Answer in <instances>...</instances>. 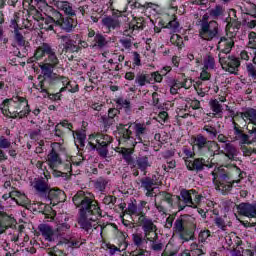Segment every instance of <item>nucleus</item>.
<instances>
[{"mask_svg": "<svg viewBox=\"0 0 256 256\" xmlns=\"http://www.w3.org/2000/svg\"><path fill=\"white\" fill-rule=\"evenodd\" d=\"M241 119L248 123V125H254L252 129L256 131V110L253 108H247L243 112L240 113Z\"/></svg>", "mask_w": 256, "mask_h": 256, "instance_id": "obj_17", "label": "nucleus"}, {"mask_svg": "<svg viewBox=\"0 0 256 256\" xmlns=\"http://www.w3.org/2000/svg\"><path fill=\"white\" fill-rule=\"evenodd\" d=\"M127 211L129 215H139V213L137 212V205L133 203L128 205Z\"/></svg>", "mask_w": 256, "mask_h": 256, "instance_id": "obj_63", "label": "nucleus"}, {"mask_svg": "<svg viewBox=\"0 0 256 256\" xmlns=\"http://www.w3.org/2000/svg\"><path fill=\"white\" fill-rule=\"evenodd\" d=\"M244 25H245L248 29H255V27H256V19H254V20H249V18H244Z\"/></svg>", "mask_w": 256, "mask_h": 256, "instance_id": "obj_59", "label": "nucleus"}, {"mask_svg": "<svg viewBox=\"0 0 256 256\" xmlns=\"http://www.w3.org/2000/svg\"><path fill=\"white\" fill-rule=\"evenodd\" d=\"M211 237V231L209 230H203L199 233L198 241L199 243H207V239Z\"/></svg>", "mask_w": 256, "mask_h": 256, "instance_id": "obj_46", "label": "nucleus"}, {"mask_svg": "<svg viewBox=\"0 0 256 256\" xmlns=\"http://www.w3.org/2000/svg\"><path fill=\"white\" fill-rule=\"evenodd\" d=\"M76 142L81 145V147H85V139H87V135H85V132H76Z\"/></svg>", "mask_w": 256, "mask_h": 256, "instance_id": "obj_47", "label": "nucleus"}, {"mask_svg": "<svg viewBox=\"0 0 256 256\" xmlns=\"http://www.w3.org/2000/svg\"><path fill=\"white\" fill-rule=\"evenodd\" d=\"M209 141H207V138H205L203 135L196 136L194 140V145L198 147V149H203V147H207V144Z\"/></svg>", "mask_w": 256, "mask_h": 256, "instance_id": "obj_37", "label": "nucleus"}, {"mask_svg": "<svg viewBox=\"0 0 256 256\" xmlns=\"http://www.w3.org/2000/svg\"><path fill=\"white\" fill-rule=\"evenodd\" d=\"M225 13V9H223V6L217 5L215 8L210 10V16L214 19H217V17H221Z\"/></svg>", "mask_w": 256, "mask_h": 256, "instance_id": "obj_40", "label": "nucleus"}, {"mask_svg": "<svg viewBox=\"0 0 256 256\" xmlns=\"http://www.w3.org/2000/svg\"><path fill=\"white\" fill-rule=\"evenodd\" d=\"M195 89L200 97H205V95L209 93L210 88H203V84L201 83L200 85H198V87H195Z\"/></svg>", "mask_w": 256, "mask_h": 256, "instance_id": "obj_55", "label": "nucleus"}, {"mask_svg": "<svg viewBox=\"0 0 256 256\" xmlns=\"http://www.w3.org/2000/svg\"><path fill=\"white\" fill-rule=\"evenodd\" d=\"M210 107L215 115H219V113L223 111V107L219 104V100L217 99L210 101Z\"/></svg>", "mask_w": 256, "mask_h": 256, "instance_id": "obj_41", "label": "nucleus"}, {"mask_svg": "<svg viewBox=\"0 0 256 256\" xmlns=\"http://www.w3.org/2000/svg\"><path fill=\"white\" fill-rule=\"evenodd\" d=\"M182 153L184 154V159L185 161H189V159H191V157H193V155H195V153H193V151H191L189 148L184 147L182 149Z\"/></svg>", "mask_w": 256, "mask_h": 256, "instance_id": "obj_56", "label": "nucleus"}, {"mask_svg": "<svg viewBox=\"0 0 256 256\" xmlns=\"http://www.w3.org/2000/svg\"><path fill=\"white\" fill-rule=\"evenodd\" d=\"M186 167L189 171H203L204 167H207L205 159L197 158L193 161L186 160Z\"/></svg>", "mask_w": 256, "mask_h": 256, "instance_id": "obj_21", "label": "nucleus"}, {"mask_svg": "<svg viewBox=\"0 0 256 256\" xmlns=\"http://www.w3.org/2000/svg\"><path fill=\"white\" fill-rule=\"evenodd\" d=\"M214 223H215V225L218 226L219 229H222V231H225V227H227L225 225V220H223L220 217H217V218L214 219Z\"/></svg>", "mask_w": 256, "mask_h": 256, "instance_id": "obj_58", "label": "nucleus"}, {"mask_svg": "<svg viewBox=\"0 0 256 256\" xmlns=\"http://www.w3.org/2000/svg\"><path fill=\"white\" fill-rule=\"evenodd\" d=\"M232 256H243V247L237 246V247L232 251Z\"/></svg>", "mask_w": 256, "mask_h": 256, "instance_id": "obj_64", "label": "nucleus"}, {"mask_svg": "<svg viewBox=\"0 0 256 256\" xmlns=\"http://www.w3.org/2000/svg\"><path fill=\"white\" fill-rule=\"evenodd\" d=\"M199 35L204 41H213L219 35V24L217 21L202 22L200 24Z\"/></svg>", "mask_w": 256, "mask_h": 256, "instance_id": "obj_7", "label": "nucleus"}, {"mask_svg": "<svg viewBox=\"0 0 256 256\" xmlns=\"http://www.w3.org/2000/svg\"><path fill=\"white\" fill-rule=\"evenodd\" d=\"M55 6L60 11H63L65 15H68L69 17H75V10H73V6H71V3L67 1H57L55 3Z\"/></svg>", "mask_w": 256, "mask_h": 256, "instance_id": "obj_24", "label": "nucleus"}, {"mask_svg": "<svg viewBox=\"0 0 256 256\" xmlns=\"http://www.w3.org/2000/svg\"><path fill=\"white\" fill-rule=\"evenodd\" d=\"M12 195H14V201L17 203V205H21L22 207L29 205V198H27L24 193L17 190H12Z\"/></svg>", "mask_w": 256, "mask_h": 256, "instance_id": "obj_26", "label": "nucleus"}, {"mask_svg": "<svg viewBox=\"0 0 256 256\" xmlns=\"http://www.w3.org/2000/svg\"><path fill=\"white\" fill-rule=\"evenodd\" d=\"M240 215L244 217L253 218L256 217V206L250 203H241L237 207Z\"/></svg>", "mask_w": 256, "mask_h": 256, "instance_id": "obj_18", "label": "nucleus"}, {"mask_svg": "<svg viewBox=\"0 0 256 256\" xmlns=\"http://www.w3.org/2000/svg\"><path fill=\"white\" fill-rule=\"evenodd\" d=\"M203 129L208 133L210 139H215V137H217V129L215 127L205 125Z\"/></svg>", "mask_w": 256, "mask_h": 256, "instance_id": "obj_48", "label": "nucleus"}, {"mask_svg": "<svg viewBox=\"0 0 256 256\" xmlns=\"http://www.w3.org/2000/svg\"><path fill=\"white\" fill-rule=\"evenodd\" d=\"M73 203L80 209V218L78 220L82 229H102L97 220L101 217V209L97 205V201L91 199V194L81 190L73 197Z\"/></svg>", "mask_w": 256, "mask_h": 256, "instance_id": "obj_1", "label": "nucleus"}, {"mask_svg": "<svg viewBox=\"0 0 256 256\" xmlns=\"http://www.w3.org/2000/svg\"><path fill=\"white\" fill-rule=\"evenodd\" d=\"M15 41H17L18 45H25V38L23 37V29H15L14 30Z\"/></svg>", "mask_w": 256, "mask_h": 256, "instance_id": "obj_43", "label": "nucleus"}, {"mask_svg": "<svg viewBox=\"0 0 256 256\" xmlns=\"http://www.w3.org/2000/svg\"><path fill=\"white\" fill-rule=\"evenodd\" d=\"M245 15H249L250 17H253V19H256V5L251 4L250 10H246Z\"/></svg>", "mask_w": 256, "mask_h": 256, "instance_id": "obj_62", "label": "nucleus"}, {"mask_svg": "<svg viewBox=\"0 0 256 256\" xmlns=\"http://www.w3.org/2000/svg\"><path fill=\"white\" fill-rule=\"evenodd\" d=\"M113 141V138L107 134L97 133L91 134L88 137V144L92 149L97 147H107Z\"/></svg>", "mask_w": 256, "mask_h": 256, "instance_id": "obj_12", "label": "nucleus"}, {"mask_svg": "<svg viewBox=\"0 0 256 256\" xmlns=\"http://www.w3.org/2000/svg\"><path fill=\"white\" fill-rule=\"evenodd\" d=\"M116 103L117 105H120V107L126 109V111H129V108L131 107V102L125 98H117Z\"/></svg>", "mask_w": 256, "mask_h": 256, "instance_id": "obj_49", "label": "nucleus"}, {"mask_svg": "<svg viewBox=\"0 0 256 256\" xmlns=\"http://www.w3.org/2000/svg\"><path fill=\"white\" fill-rule=\"evenodd\" d=\"M251 57H253V51L249 50V48H247L246 50H243L240 53V58L243 59V61H249Z\"/></svg>", "mask_w": 256, "mask_h": 256, "instance_id": "obj_51", "label": "nucleus"}, {"mask_svg": "<svg viewBox=\"0 0 256 256\" xmlns=\"http://www.w3.org/2000/svg\"><path fill=\"white\" fill-rule=\"evenodd\" d=\"M246 71H247V73L250 77H252L253 79H256V67H255V65H253L251 63L247 64Z\"/></svg>", "mask_w": 256, "mask_h": 256, "instance_id": "obj_54", "label": "nucleus"}, {"mask_svg": "<svg viewBox=\"0 0 256 256\" xmlns=\"http://www.w3.org/2000/svg\"><path fill=\"white\" fill-rule=\"evenodd\" d=\"M60 81L62 83L60 93H63V91H69V93H77V91H79V85H77V82L70 81L68 78L65 77H62Z\"/></svg>", "mask_w": 256, "mask_h": 256, "instance_id": "obj_22", "label": "nucleus"}, {"mask_svg": "<svg viewBox=\"0 0 256 256\" xmlns=\"http://www.w3.org/2000/svg\"><path fill=\"white\" fill-rule=\"evenodd\" d=\"M170 41L173 45H176V47H179V49L183 47V38L179 36V34H173L170 38Z\"/></svg>", "mask_w": 256, "mask_h": 256, "instance_id": "obj_45", "label": "nucleus"}, {"mask_svg": "<svg viewBox=\"0 0 256 256\" xmlns=\"http://www.w3.org/2000/svg\"><path fill=\"white\" fill-rule=\"evenodd\" d=\"M151 239H147V236L141 234V233H134L132 234V241L135 247L137 249H140L142 253H145V250L147 249V245H149V241Z\"/></svg>", "mask_w": 256, "mask_h": 256, "instance_id": "obj_16", "label": "nucleus"}, {"mask_svg": "<svg viewBox=\"0 0 256 256\" xmlns=\"http://www.w3.org/2000/svg\"><path fill=\"white\" fill-rule=\"evenodd\" d=\"M144 7L150 11H154V13H161V6H159L158 4H153V3H146L144 5Z\"/></svg>", "mask_w": 256, "mask_h": 256, "instance_id": "obj_52", "label": "nucleus"}, {"mask_svg": "<svg viewBox=\"0 0 256 256\" xmlns=\"http://www.w3.org/2000/svg\"><path fill=\"white\" fill-rule=\"evenodd\" d=\"M45 83H47L46 80L41 81L39 84L40 88H38L41 90V93H43L44 97H49L51 101H59V99H61V93L49 94V92H47V88L45 87Z\"/></svg>", "mask_w": 256, "mask_h": 256, "instance_id": "obj_28", "label": "nucleus"}, {"mask_svg": "<svg viewBox=\"0 0 256 256\" xmlns=\"http://www.w3.org/2000/svg\"><path fill=\"white\" fill-rule=\"evenodd\" d=\"M212 175L213 183L215 184L216 189L218 191H221V193L223 194L229 193V191L233 189V185L241 181V179L231 180V178L229 177V175H227V172L225 171V167L223 166L216 168L212 172Z\"/></svg>", "mask_w": 256, "mask_h": 256, "instance_id": "obj_5", "label": "nucleus"}, {"mask_svg": "<svg viewBox=\"0 0 256 256\" xmlns=\"http://www.w3.org/2000/svg\"><path fill=\"white\" fill-rule=\"evenodd\" d=\"M34 188L38 193H47V191H49V186H47L43 181H37Z\"/></svg>", "mask_w": 256, "mask_h": 256, "instance_id": "obj_44", "label": "nucleus"}, {"mask_svg": "<svg viewBox=\"0 0 256 256\" xmlns=\"http://www.w3.org/2000/svg\"><path fill=\"white\" fill-rule=\"evenodd\" d=\"M94 41H95L94 47L103 48L105 47V45H107V40L101 34H96V36L94 37Z\"/></svg>", "mask_w": 256, "mask_h": 256, "instance_id": "obj_42", "label": "nucleus"}, {"mask_svg": "<svg viewBox=\"0 0 256 256\" xmlns=\"http://www.w3.org/2000/svg\"><path fill=\"white\" fill-rule=\"evenodd\" d=\"M207 149L210 153H212V155H219V153H221V151L219 150V144H217V142L215 141H208L207 143Z\"/></svg>", "mask_w": 256, "mask_h": 256, "instance_id": "obj_36", "label": "nucleus"}, {"mask_svg": "<svg viewBox=\"0 0 256 256\" xmlns=\"http://www.w3.org/2000/svg\"><path fill=\"white\" fill-rule=\"evenodd\" d=\"M33 129L34 130L30 132V137L31 139H37L38 137L41 136V126L35 125L33 126Z\"/></svg>", "mask_w": 256, "mask_h": 256, "instance_id": "obj_53", "label": "nucleus"}, {"mask_svg": "<svg viewBox=\"0 0 256 256\" xmlns=\"http://www.w3.org/2000/svg\"><path fill=\"white\" fill-rule=\"evenodd\" d=\"M180 198L183 203H185L186 207H197L198 203H201V199L203 196L199 195L195 190H181Z\"/></svg>", "mask_w": 256, "mask_h": 256, "instance_id": "obj_11", "label": "nucleus"}, {"mask_svg": "<svg viewBox=\"0 0 256 256\" xmlns=\"http://www.w3.org/2000/svg\"><path fill=\"white\" fill-rule=\"evenodd\" d=\"M153 165V162L149 160L148 156H138L136 159V167L140 171L144 173V175L147 174V169Z\"/></svg>", "mask_w": 256, "mask_h": 256, "instance_id": "obj_23", "label": "nucleus"}, {"mask_svg": "<svg viewBox=\"0 0 256 256\" xmlns=\"http://www.w3.org/2000/svg\"><path fill=\"white\" fill-rule=\"evenodd\" d=\"M250 135L243 134L239 130H236L237 135L236 139L241 143V145H249L251 141L255 142L256 141V131L255 129L249 130Z\"/></svg>", "mask_w": 256, "mask_h": 256, "instance_id": "obj_20", "label": "nucleus"}, {"mask_svg": "<svg viewBox=\"0 0 256 256\" xmlns=\"http://www.w3.org/2000/svg\"><path fill=\"white\" fill-rule=\"evenodd\" d=\"M52 150L47 156V163L51 169H57L61 165V157H59V152L61 151L60 143H52Z\"/></svg>", "mask_w": 256, "mask_h": 256, "instance_id": "obj_13", "label": "nucleus"}, {"mask_svg": "<svg viewBox=\"0 0 256 256\" xmlns=\"http://www.w3.org/2000/svg\"><path fill=\"white\" fill-rule=\"evenodd\" d=\"M218 141L219 143H225L222 147L224 148V151L222 153L229 158L231 161L237 157V149L233 147L230 143H227L228 139L225 135L219 134L218 135Z\"/></svg>", "mask_w": 256, "mask_h": 256, "instance_id": "obj_15", "label": "nucleus"}, {"mask_svg": "<svg viewBox=\"0 0 256 256\" xmlns=\"http://www.w3.org/2000/svg\"><path fill=\"white\" fill-rule=\"evenodd\" d=\"M0 149H11V140L5 138V136H0Z\"/></svg>", "mask_w": 256, "mask_h": 256, "instance_id": "obj_50", "label": "nucleus"}, {"mask_svg": "<svg viewBox=\"0 0 256 256\" xmlns=\"http://www.w3.org/2000/svg\"><path fill=\"white\" fill-rule=\"evenodd\" d=\"M39 67L42 71V75L44 77H47L48 79H50V77L53 75V69H55V67L51 66L45 62L40 64Z\"/></svg>", "mask_w": 256, "mask_h": 256, "instance_id": "obj_32", "label": "nucleus"}, {"mask_svg": "<svg viewBox=\"0 0 256 256\" xmlns=\"http://www.w3.org/2000/svg\"><path fill=\"white\" fill-rule=\"evenodd\" d=\"M197 229V220L192 216H183L174 222L173 231L179 235L182 243L195 241V230Z\"/></svg>", "mask_w": 256, "mask_h": 256, "instance_id": "obj_3", "label": "nucleus"}, {"mask_svg": "<svg viewBox=\"0 0 256 256\" xmlns=\"http://www.w3.org/2000/svg\"><path fill=\"white\" fill-rule=\"evenodd\" d=\"M0 109L5 117H10L11 119H17V117L23 119V117H27L31 113L27 99L19 96L4 100L0 105Z\"/></svg>", "mask_w": 256, "mask_h": 256, "instance_id": "obj_2", "label": "nucleus"}, {"mask_svg": "<svg viewBox=\"0 0 256 256\" xmlns=\"http://www.w3.org/2000/svg\"><path fill=\"white\" fill-rule=\"evenodd\" d=\"M241 29V22H233L226 27L227 37H222L218 42L217 49L220 51V55H227L231 53L235 41L233 38L237 35V32Z\"/></svg>", "mask_w": 256, "mask_h": 256, "instance_id": "obj_6", "label": "nucleus"}, {"mask_svg": "<svg viewBox=\"0 0 256 256\" xmlns=\"http://www.w3.org/2000/svg\"><path fill=\"white\" fill-rule=\"evenodd\" d=\"M140 221L142 231L144 232V235L147 237V239H159V235H157V226L153 223L152 220L141 216Z\"/></svg>", "mask_w": 256, "mask_h": 256, "instance_id": "obj_14", "label": "nucleus"}, {"mask_svg": "<svg viewBox=\"0 0 256 256\" xmlns=\"http://www.w3.org/2000/svg\"><path fill=\"white\" fill-rule=\"evenodd\" d=\"M58 41H60L64 51L66 53H79L81 51V46L77 45V40L79 39V35H76L75 38L66 35V36H61L57 35Z\"/></svg>", "mask_w": 256, "mask_h": 256, "instance_id": "obj_10", "label": "nucleus"}, {"mask_svg": "<svg viewBox=\"0 0 256 256\" xmlns=\"http://www.w3.org/2000/svg\"><path fill=\"white\" fill-rule=\"evenodd\" d=\"M135 83L140 87H145L149 82V76L147 74H138L135 79Z\"/></svg>", "mask_w": 256, "mask_h": 256, "instance_id": "obj_38", "label": "nucleus"}, {"mask_svg": "<svg viewBox=\"0 0 256 256\" xmlns=\"http://www.w3.org/2000/svg\"><path fill=\"white\" fill-rule=\"evenodd\" d=\"M95 149H97L101 157H107L109 153V151L107 150V146H97Z\"/></svg>", "mask_w": 256, "mask_h": 256, "instance_id": "obj_61", "label": "nucleus"}, {"mask_svg": "<svg viewBox=\"0 0 256 256\" xmlns=\"http://www.w3.org/2000/svg\"><path fill=\"white\" fill-rule=\"evenodd\" d=\"M219 63L224 71L234 75H236L237 71H239V67L241 66L239 58L235 56H223L222 54H219Z\"/></svg>", "mask_w": 256, "mask_h": 256, "instance_id": "obj_8", "label": "nucleus"}, {"mask_svg": "<svg viewBox=\"0 0 256 256\" xmlns=\"http://www.w3.org/2000/svg\"><path fill=\"white\" fill-rule=\"evenodd\" d=\"M142 187L146 191V197H153L157 193V183L151 178L142 180Z\"/></svg>", "mask_w": 256, "mask_h": 256, "instance_id": "obj_19", "label": "nucleus"}, {"mask_svg": "<svg viewBox=\"0 0 256 256\" xmlns=\"http://www.w3.org/2000/svg\"><path fill=\"white\" fill-rule=\"evenodd\" d=\"M248 51H256V33L251 31L248 33Z\"/></svg>", "mask_w": 256, "mask_h": 256, "instance_id": "obj_35", "label": "nucleus"}, {"mask_svg": "<svg viewBox=\"0 0 256 256\" xmlns=\"http://www.w3.org/2000/svg\"><path fill=\"white\" fill-rule=\"evenodd\" d=\"M42 237H44V239L46 241H53V228H51V226L47 225V224H40L38 227Z\"/></svg>", "mask_w": 256, "mask_h": 256, "instance_id": "obj_25", "label": "nucleus"}, {"mask_svg": "<svg viewBox=\"0 0 256 256\" xmlns=\"http://www.w3.org/2000/svg\"><path fill=\"white\" fill-rule=\"evenodd\" d=\"M56 16L58 17V20L55 21L53 18H48L45 20L46 25H49V23H56V25H59L63 31H66V33H71L75 27H77V20L73 18H62L61 13L57 12Z\"/></svg>", "mask_w": 256, "mask_h": 256, "instance_id": "obj_9", "label": "nucleus"}, {"mask_svg": "<svg viewBox=\"0 0 256 256\" xmlns=\"http://www.w3.org/2000/svg\"><path fill=\"white\" fill-rule=\"evenodd\" d=\"M139 29H143V18H136L129 25V31L132 33L139 31Z\"/></svg>", "mask_w": 256, "mask_h": 256, "instance_id": "obj_34", "label": "nucleus"}, {"mask_svg": "<svg viewBox=\"0 0 256 256\" xmlns=\"http://www.w3.org/2000/svg\"><path fill=\"white\" fill-rule=\"evenodd\" d=\"M116 152L120 153L123 156V159H125V161H131V155L133 153V151H131V149H129V148H116Z\"/></svg>", "mask_w": 256, "mask_h": 256, "instance_id": "obj_39", "label": "nucleus"}, {"mask_svg": "<svg viewBox=\"0 0 256 256\" xmlns=\"http://www.w3.org/2000/svg\"><path fill=\"white\" fill-rule=\"evenodd\" d=\"M48 193V199L50 201H53V200H57V201H61V197H63L64 193L63 191L59 190V189H48L47 191Z\"/></svg>", "mask_w": 256, "mask_h": 256, "instance_id": "obj_33", "label": "nucleus"}, {"mask_svg": "<svg viewBox=\"0 0 256 256\" xmlns=\"http://www.w3.org/2000/svg\"><path fill=\"white\" fill-rule=\"evenodd\" d=\"M204 69H215V57L211 55V53L207 54L203 59Z\"/></svg>", "mask_w": 256, "mask_h": 256, "instance_id": "obj_31", "label": "nucleus"}, {"mask_svg": "<svg viewBox=\"0 0 256 256\" xmlns=\"http://www.w3.org/2000/svg\"><path fill=\"white\" fill-rule=\"evenodd\" d=\"M30 13L33 15V19L36 21H41V19H43V14H41V12L35 8L32 9Z\"/></svg>", "mask_w": 256, "mask_h": 256, "instance_id": "obj_60", "label": "nucleus"}, {"mask_svg": "<svg viewBox=\"0 0 256 256\" xmlns=\"http://www.w3.org/2000/svg\"><path fill=\"white\" fill-rule=\"evenodd\" d=\"M65 245H67V247H72L77 249L78 247L81 246V243L77 240L71 239V240H66Z\"/></svg>", "mask_w": 256, "mask_h": 256, "instance_id": "obj_57", "label": "nucleus"}, {"mask_svg": "<svg viewBox=\"0 0 256 256\" xmlns=\"http://www.w3.org/2000/svg\"><path fill=\"white\" fill-rule=\"evenodd\" d=\"M51 53V46L49 44H42L39 46L34 54L35 59H43L45 55Z\"/></svg>", "mask_w": 256, "mask_h": 256, "instance_id": "obj_29", "label": "nucleus"}, {"mask_svg": "<svg viewBox=\"0 0 256 256\" xmlns=\"http://www.w3.org/2000/svg\"><path fill=\"white\" fill-rule=\"evenodd\" d=\"M144 135H147V124L141 122L132 123L122 132L123 139L129 141L132 147H135L137 143H142Z\"/></svg>", "mask_w": 256, "mask_h": 256, "instance_id": "obj_4", "label": "nucleus"}, {"mask_svg": "<svg viewBox=\"0 0 256 256\" xmlns=\"http://www.w3.org/2000/svg\"><path fill=\"white\" fill-rule=\"evenodd\" d=\"M44 63L50 65L51 67H56L59 65V58H57V55L55 54V51L52 50V48H50V52H48Z\"/></svg>", "mask_w": 256, "mask_h": 256, "instance_id": "obj_30", "label": "nucleus"}, {"mask_svg": "<svg viewBox=\"0 0 256 256\" xmlns=\"http://www.w3.org/2000/svg\"><path fill=\"white\" fill-rule=\"evenodd\" d=\"M102 25L107 29H117L121 25V21H119V18L106 17L102 19Z\"/></svg>", "mask_w": 256, "mask_h": 256, "instance_id": "obj_27", "label": "nucleus"}]
</instances>
